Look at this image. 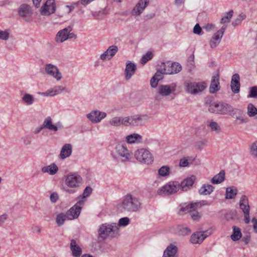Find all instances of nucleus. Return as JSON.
I'll return each instance as SVG.
<instances>
[{
    "label": "nucleus",
    "instance_id": "obj_20",
    "mask_svg": "<svg viewBox=\"0 0 257 257\" xmlns=\"http://www.w3.org/2000/svg\"><path fill=\"white\" fill-rule=\"evenodd\" d=\"M219 77L218 74L212 76L209 87V91L211 93H214L220 89Z\"/></svg>",
    "mask_w": 257,
    "mask_h": 257
},
{
    "label": "nucleus",
    "instance_id": "obj_9",
    "mask_svg": "<svg viewBox=\"0 0 257 257\" xmlns=\"http://www.w3.org/2000/svg\"><path fill=\"white\" fill-rule=\"evenodd\" d=\"M18 13L20 17L22 18L26 22H31V17L33 12L30 5L26 4L21 5L18 9Z\"/></svg>",
    "mask_w": 257,
    "mask_h": 257
},
{
    "label": "nucleus",
    "instance_id": "obj_44",
    "mask_svg": "<svg viewBox=\"0 0 257 257\" xmlns=\"http://www.w3.org/2000/svg\"><path fill=\"white\" fill-rule=\"evenodd\" d=\"M256 114L257 108L252 103H249L247 106L248 115L250 117H252Z\"/></svg>",
    "mask_w": 257,
    "mask_h": 257
},
{
    "label": "nucleus",
    "instance_id": "obj_46",
    "mask_svg": "<svg viewBox=\"0 0 257 257\" xmlns=\"http://www.w3.org/2000/svg\"><path fill=\"white\" fill-rule=\"evenodd\" d=\"M208 126L210 128L212 131L218 132L221 130L220 126L218 124V123L214 121H209L208 124Z\"/></svg>",
    "mask_w": 257,
    "mask_h": 257
},
{
    "label": "nucleus",
    "instance_id": "obj_42",
    "mask_svg": "<svg viewBox=\"0 0 257 257\" xmlns=\"http://www.w3.org/2000/svg\"><path fill=\"white\" fill-rule=\"evenodd\" d=\"M159 175L165 177L168 176L170 174V168L167 166H163L161 167L158 170Z\"/></svg>",
    "mask_w": 257,
    "mask_h": 257
},
{
    "label": "nucleus",
    "instance_id": "obj_28",
    "mask_svg": "<svg viewBox=\"0 0 257 257\" xmlns=\"http://www.w3.org/2000/svg\"><path fill=\"white\" fill-rule=\"evenodd\" d=\"M177 246L171 244L165 250L163 257H177Z\"/></svg>",
    "mask_w": 257,
    "mask_h": 257
},
{
    "label": "nucleus",
    "instance_id": "obj_17",
    "mask_svg": "<svg viewBox=\"0 0 257 257\" xmlns=\"http://www.w3.org/2000/svg\"><path fill=\"white\" fill-rule=\"evenodd\" d=\"M115 150L117 154L122 158V161H126L130 159L131 154L125 146L118 144L115 147Z\"/></svg>",
    "mask_w": 257,
    "mask_h": 257
},
{
    "label": "nucleus",
    "instance_id": "obj_39",
    "mask_svg": "<svg viewBox=\"0 0 257 257\" xmlns=\"http://www.w3.org/2000/svg\"><path fill=\"white\" fill-rule=\"evenodd\" d=\"M67 219V216L66 213H60L56 216V223L58 226H61L64 223Z\"/></svg>",
    "mask_w": 257,
    "mask_h": 257
},
{
    "label": "nucleus",
    "instance_id": "obj_47",
    "mask_svg": "<svg viewBox=\"0 0 257 257\" xmlns=\"http://www.w3.org/2000/svg\"><path fill=\"white\" fill-rule=\"evenodd\" d=\"M118 50V48L116 45H111L109 46L107 49V51L109 54V57L111 58L115 55Z\"/></svg>",
    "mask_w": 257,
    "mask_h": 257
},
{
    "label": "nucleus",
    "instance_id": "obj_33",
    "mask_svg": "<svg viewBox=\"0 0 257 257\" xmlns=\"http://www.w3.org/2000/svg\"><path fill=\"white\" fill-rule=\"evenodd\" d=\"M214 189V187L210 184H204L199 189V193L200 195H210Z\"/></svg>",
    "mask_w": 257,
    "mask_h": 257
},
{
    "label": "nucleus",
    "instance_id": "obj_14",
    "mask_svg": "<svg viewBox=\"0 0 257 257\" xmlns=\"http://www.w3.org/2000/svg\"><path fill=\"white\" fill-rule=\"evenodd\" d=\"M45 71L47 75L52 76L57 80L62 78V74L58 68L53 64H47L45 67Z\"/></svg>",
    "mask_w": 257,
    "mask_h": 257
},
{
    "label": "nucleus",
    "instance_id": "obj_62",
    "mask_svg": "<svg viewBox=\"0 0 257 257\" xmlns=\"http://www.w3.org/2000/svg\"><path fill=\"white\" fill-rule=\"evenodd\" d=\"M159 82V81H158V79L153 76L150 80L151 86L152 87L156 88Z\"/></svg>",
    "mask_w": 257,
    "mask_h": 257
},
{
    "label": "nucleus",
    "instance_id": "obj_61",
    "mask_svg": "<svg viewBox=\"0 0 257 257\" xmlns=\"http://www.w3.org/2000/svg\"><path fill=\"white\" fill-rule=\"evenodd\" d=\"M193 32L194 34L200 35L202 32V29L199 26L198 24H196L194 28H193Z\"/></svg>",
    "mask_w": 257,
    "mask_h": 257
},
{
    "label": "nucleus",
    "instance_id": "obj_19",
    "mask_svg": "<svg viewBox=\"0 0 257 257\" xmlns=\"http://www.w3.org/2000/svg\"><path fill=\"white\" fill-rule=\"evenodd\" d=\"M195 180L196 177L194 175L184 179L181 183H180V188L183 191L188 190L192 186Z\"/></svg>",
    "mask_w": 257,
    "mask_h": 257
},
{
    "label": "nucleus",
    "instance_id": "obj_8",
    "mask_svg": "<svg viewBox=\"0 0 257 257\" xmlns=\"http://www.w3.org/2000/svg\"><path fill=\"white\" fill-rule=\"evenodd\" d=\"M180 188V183L177 181L170 182L158 191L160 195H169L176 193Z\"/></svg>",
    "mask_w": 257,
    "mask_h": 257
},
{
    "label": "nucleus",
    "instance_id": "obj_48",
    "mask_svg": "<svg viewBox=\"0 0 257 257\" xmlns=\"http://www.w3.org/2000/svg\"><path fill=\"white\" fill-rule=\"evenodd\" d=\"M153 57V54L151 52H148L146 55L143 56L141 60V63L142 64H144L147 63V61L151 60Z\"/></svg>",
    "mask_w": 257,
    "mask_h": 257
},
{
    "label": "nucleus",
    "instance_id": "obj_43",
    "mask_svg": "<svg viewBox=\"0 0 257 257\" xmlns=\"http://www.w3.org/2000/svg\"><path fill=\"white\" fill-rule=\"evenodd\" d=\"M110 125L113 126H119L121 125V117L115 116L112 117L109 121Z\"/></svg>",
    "mask_w": 257,
    "mask_h": 257
},
{
    "label": "nucleus",
    "instance_id": "obj_18",
    "mask_svg": "<svg viewBox=\"0 0 257 257\" xmlns=\"http://www.w3.org/2000/svg\"><path fill=\"white\" fill-rule=\"evenodd\" d=\"M147 116L146 115L137 114L131 116V125L139 126L143 125L145 121L147 120Z\"/></svg>",
    "mask_w": 257,
    "mask_h": 257
},
{
    "label": "nucleus",
    "instance_id": "obj_38",
    "mask_svg": "<svg viewBox=\"0 0 257 257\" xmlns=\"http://www.w3.org/2000/svg\"><path fill=\"white\" fill-rule=\"evenodd\" d=\"M233 233L231 235V238L233 241L238 240L242 236L240 229L239 227L235 226L232 227Z\"/></svg>",
    "mask_w": 257,
    "mask_h": 257
},
{
    "label": "nucleus",
    "instance_id": "obj_63",
    "mask_svg": "<svg viewBox=\"0 0 257 257\" xmlns=\"http://www.w3.org/2000/svg\"><path fill=\"white\" fill-rule=\"evenodd\" d=\"M164 74L161 71H159L157 70V72L154 76L157 79H158V81H160L163 78Z\"/></svg>",
    "mask_w": 257,
    "mask_h": 257
},
{
    "label": "nucleus",
    "instance_id": "obj_31",
    "mask_svg": "<svg viewBox=\"0 0 257 257\" xmlns=\"http://www.w3.org/2000/svg\"><path fill=\"white\" fill-rule=\"evenodd\" d=\"M168 68L169 69V71H168L169 74H173L179 73L182 69L181 65L177 62L174 63H167Z\"/></svg>",
    "mask_w": 257,
    "mask_h": 257
},
{
    "label": "nucleus",
    "instance_id": "obj_6",
    "mask_svg": "<svg viewBox=\"0 0 257 257\" xmlns=\"http://www.w3.org/2000/svg\"><path fill=\"white\" fill-rule=\"evenodd\" d=\"M72 31V28L71 26L60 30L56 35L55 41L57 43H61L68 39H76L77 36L75 33L71 32Z\"/></svg>",
    "mask_w": 257,
    "mask_h": 257
},
{
    "label": "nucleus",
    "instance_id": "obj_41",
    "mask_svg": "<svg viewBox=\"0 0 257 257\" xmlns=\"http://www.w3.org/2000/svg\"><path fill=\"white\" fill-rule=\"evenodd\" d=\"M233 11L232 10H230L228 13H226L225 16H224L221 19L220 23L222 24H225L226 23H229L233 16Z\"/></svg>",
    "mask_w": 257,
    "mask_h": 257
},
{
    "label": "nucleus",
    "instance_id": "obj_24",
    "mask_svg": "<svg viewBox=\"0 0 257 257\" xmlns=\"http://www.w3.org/2000/svg\"><path fill=\"white\" fill-rule=\"evenodd\" d=\"M239 75L238 74H235L232 77L231 81V88L232 92L234 93H237L239 91Z\"/></svg>",
    "mask_w": 257,
    "mask_h": 257
},
{
    "label": "nucleus",
    "instance_id": "obj_35",
    "mask_svg": "<svg viewBox=\"0 0 257 257\" xmlns=\"http://www.w3.org/2000/svg\"><path fill=\"white\" fill-rule=\"evenodd\" d=\"M22 101L26 105H32L35 101V98L33 95L25 93L22 97Z\"/></svg>",
    "mask_w": 257,
    "mask_h": 257
},
{
    "label": "nucleus",
    "instance_id": "obj_2",
    "mask_svg": "<svg viewBox=\"0 0 257 257\" xmlns=\"http://www.w3.org/2000/svg\"><path fill=\"white\" fill-rule=\"evenodd\" d=\"M206 103L208 105V110L212 113L220 115H228L231 108V105L222 101L210 102Z\"/></svg>",
    "mask_w": 257,
    "mask_h": 257
},
{
    "label": "nucleus",
    "instance_id": "obj_54",
    "mask_svg": "<svg viewBox=\"0 0 257 257\" xmlns=\"http://www.w3.org/2000/svg\"><path fill=\"white\" fill-rule=\"evenodd\" d=\"M131 116L124 117H121V124L124 126L131 125Z\"/></svg>",
    "mask_w": 257,
    "mask_h": 257
},
{
    "label": "nucleus",
    "instance_id": "obj_3",
    "mask_svg": "<svg viewBox=\"0 0 257 257\" xmlns=\"http://www.w3.org/2000/svg\"><path fill=\"white\" fill-rule=\"evenodd\" d=\"M210 202L207 200H202L196 202H192L184 207H182L181 211L189 213L190 216L194 220H197L201 217L200 214L197 211V209L203 206L209 205Z\"/></svg>",
    "mask_w": 257,
    "mask_h": 257
},
{
    "label": "nucleus",
    "instance_id": "obj_58",
    "mask_svg": "<svg viewBox=\"0 0 257 257\" xmlns=\"http://www.w3.org/2000/svg\"><path fill=\"white\" fill-rule=\"evenodd\" d=\"M249 95L250 97H257V86H253L251 88Z\"/></svg>",
    "mask_w": 257,
    "mask_h": 257
},
{
    "label": "nucleus",
    "instance_id": "obj_13",
    "mask_svg": "<svg viewBox=\"0 0 257 257\" xmlns=\"http://www.w3.org/2000/svg\"><path fill=\"white\" fill-rule=\"evenodd\" d=\"M78 204L80 205L83 204V201L81 200H78L75 205L66 212V214L67 216V219L72 220L78 217L81 210V207L78 205Z\"/></svg>",
    "mask_w": 257,
    "mask_h": 257
},
{
    "label": "nucleus",
    "instance_id": "obj_11",
    "mask_svg": "<svg viewBox=\"0 0 257 257\" xmlns=\"http://www.w3.org/2000/svg\"><path fill=\"white\" fill-rule=\"evenodd\" d=\"M81 177L76 174H70L66 176L65 184L70 188L79 187L82 184Z\"/></svg>",
    "mask_w": 257,
    "mask_h": 257
},
{
    "label": "nucleus",
    "instance_id": "obj_59",
    "mask_svg": "<svg viewBox=\"0 0 257 257\" xmlns=\"http://www.w3.org/2000/svg\"><path fill=\"white\" fill-rule=\"evenodd\" d=\"M100 58L103 61L106 60H109L111 59V58L109 57V54L107 50L100 55Z\"/></svg>",
    "mask_w": 257,
    "mask_h": 257
},
{
    "label": "nucleus",
    "instance_id": "obj_16",
    "mask_svg": "<svg viewBox=\"0 0 257 257\" xmlns=\"http://www.w3.org/2000/svg\"><path fill=\"white\" fill-rule=\"evenodd\" d=\"M150 0H140L132 10V14L135 16H139L149 5Z\"/></svg>",
    "mask_w": 257,
    "mask_h": 257
},
{
    "label": "nucleus",
    "instance_id": "obj_49",
    "mask_svg": "<svg viewBox=\"0 0 257 257\" xmlns=\"http://www.w3.org/2000/svg\"><path fill=\"white\" fill-rule=\"evenodd\" d=\"M250 154L254 157H257V141L251 144L250 146Z\"/></svg>",
    "mask_w": 257,
    "mask_h": 257
},
{
    "label": "nucleus",
    "instance_id": "obj_22",
    "mask_svg": "<svg viewBox=\"0 0 257 257\" xmlns=\"http://www.w3.org/2000/svg\"><path fill=\"white\" fill-rule=\"evenodd\" d=\"M137 70L136 64L132 62H129L126 65L124 70L125 78L126 80H129L135 74Z\"/></svg>",
    "mask_w": 257,
    "mask_h": 257
},
{
    "label": "nucleus",
    "instance_id": "obj_56",
    "mask_svg": "<svg viewBox=\"0 0 257 257\" xmlns=\"http://www.w3.org/2000/svg\"><path fill=\"white\" fill-rule=\"evenodd\" d=\"M10 34L7 30H0V39L3 40H7L9 38Z\"/></svg>",
    "mask_w": 257,
    "mask_h": 257
},
{
    "label": "nucleus",
    "instance_id": "obj_64",
    "mask_svg": "<svg viewBox=\"0 0 257 257\" xmlns=\"http://www.w3.org/2000/svg\"><path fill=\"white\" fill-rule=\"evenodd\" d=\"M22 140L24 144L26 146L29 145L31 143V138L30 137L27 136L22 138Z\"/></svg>",
    "mask_w": 257,
    "mask_h": 257
},
{
    "label": "nucleus",
    "instance_id": "obj_37",
    "mask_svg": "<svg viewBox=\"0 0 257 257\" xmlns=\"http://www.w3.org/2000/svg\"><path fill=\"white\" fill-rule=\"evenodd\" d=\"M237 193V190L235 187H227L226 190L225 198L227 199H232L235 197Z\"/></svg>",
    "mask_w": 257,
    "mask_h": 257
},
{
    "label": "nucleus",
    "instance_id": "obj_36",
    "mask_svg": "<svg viewBox=\"0 0 257 257\" xmlns=\"http://www.w3.org/2000/svg\"><path fill=\"white\" fill-rule=\"evenodd\" d=\"M222 37L217 33H215L209 41V45L211 48H216L220 43Z\"/></svg>",
    "mask_w": 257,
    "mask_h": 257
},
{
    "label": "nucleus",
    "instance_id": "obj_40",
    "mask_svg": "<svg viewBox=\"0 0 257 257\" xmlns=\"http://www.w3.org/2000/svg\"><path fill=\"white\" fill-rule=\"evenodd\" d=\"M243 112L242 110L234 108L231 105V108L229 110V114L228 115H230L231 117L235 118L236 119V117H238L241 115H243Z\"/></svg>",
    "mask_w": 257,
    "mask_h": 257
},
{
    "label": "nucleus",
    "instance_id": "obj_1",
    "mask_svg": "<svg viewBox=\"0 0 257 257\" xmlns=\"http://www.w3.org/2000/svg\"><path fill=\"white\" fill-rule=\"evenodd\" d=\"M120 206L123 211L130 213L139 212L142 208L141 199L130 193L123 197Z\"/></svg>",
    "mask_w": 257,
    "mask_h": 257
},
{
    "label": "nucleus",
    "instance_id": "obj_50",
    "mask_svg": "<svg viewBox=\"0 0 257 257\" xmlns=\"http://www.w3.org/2000/svg\"><path fill=\"white\" fill-rule=\"evenodd\" d=\"M92 190V189L90 187H89V186L86 187L85 188L82 195L80 196L79 197L81 198V199H83V198H85L89 196L90 195V194L91 193Z\"/></svg>",
    "mask_w": 257,
    "mask_h": 257
},
{
    "label": "nucleus",
    "instance_id": "obj_29",
    "mask_svg": "<svg viewBox=\"0 0 257 257\" xmlns=\"http://www.w3.org/2000/svg\"><path fill=\"white\" fill-rule=\"evenodd\" d=\"M239 207L244 214L249 213L250 207L248 204V200L246 196L242 195L239 201Z\"/></svg>",
    "mask_w": 257,
    "mask_h": 257
},
{
    "label": "nucleus",
    "instance_id": "obj_25",
    "mask_svg": "<svg viewBox=\"0 0 257 257\" xmlns=\"http://www.w3.org/2000/svg\"><path fill=\"white\" fill-rule=\"evenodd\" d=\"M65 89V87L62 86H57L55 87L49 89L45 92L39 93L43 96H53L55 95L61 93Z\"/></svg>",
    "mask_w": 257,
    "mask_h": 257
},
{
    "label": "nucleus",
    "instance_id": "obj_23",
    "mask_svg": "<svg viewBox=\"0 0 257 257\" xmlns=\"http://www.w3.org/2000/svg\"><path fill=\"white\" fill-rule=\"evenodd\" d=\"M206 237L205 232H197L191 235L190 241L193 244L201 243Z\"/></svg>",
    "mask_w": 257,
    "mask_h": 257
},
{
    "label": "nucleus",
    "instance_id": "obj_7",
    "mask_svg": "<svg viewBox=\"0 0 257 257\" xmlns=\"http://www.w3.org/2000/svg\"><path fill=\"white\" fill-rule=\"evenodd\" d=\"M135 158L141 163L150 164L153 161L152 154L147 149H141L138 150L135 153Z\"/></svg>",
    "mask_w": 257,
    "mask_h": 257
},
{
    "label": "nucleus",
    "instance_id": "obj_60",
    "mask_svg": "<svg viewBox=\"0 0 257 257\" xmlns=\"http://www.w3.org/2000/svg\"><path fill=\"white\" fill-rule=\"evenodd\" d=\"M189 164L188 160L187 158H183L180 161L179 165L182 167H187Z\"/></svg>",
    "mask_w": 257,
    "mask_h": 257
},
{
    "label": "nucleus",
    "instance_id": "obj_32",
    "mask_svg": "<svg viewBox=\"0 0 257 257\" xmlns=\"http://www.w3.org/2000/svg\"><path fill=\"white\" fill-rule=\"evenodd\" d=\"M41 171L43 173H47L51 175H54L58 172V168L55 163H52L49 166L42 167Z\"/></svg>",
    "mask_w": 257,
    "mask_h": 257
},
{
    "label": "nucleus",
    "instance_id": "obj_45",
    "mask_svg": "<svg viewBox=\"0 0 257 257\" xmlns=\"http://www.w3.org/2000/svg\"><path fill=\"white\" fill-rule=\"evenodd\" d=\"M246 18V15L244 14H240L237 17V18L235 19L232 23V25L233 27H236L239 24H241V22L242 20H244Z\"/></svg>",
    "mask_w": 257,
    "mask_h": 257
},
{
    "label": "nucleus",
    "instance_id": "obj_52",
    "mask_svg": "<svg viewBox=\"0 0 257 257\" xmlns=\"http://www.w3.org/2000/svg\"><path fill=\"white\" fill-rule=\"evenodd\" d=\"M207 141L205 140L197 142L195 143V147L196 149L201 151L203 149L204 146L207 144Z\"/></svg>",
    "mask_w": 257,
    "mask_h": 257
},
{
    "label": "nucleus",
    "instance_id": "obj_5",
    "mask_svg": "<svg viewBox=\"0 0 257 257\" xmlns=\"http://www.w3.org/2000/svg\"><path fill=\"white\" fill-rule=\"evenodd\" d=\"M118 229L115 225L103 224L98 229L99 237L102 240L105 239L108 236L113 237L117 233Z\"/></svg>",
    "mask_w": 257,
    "mask_h": 257
},
{
    "label": "nucleus",
    "instance_id": "obj_57",
    "mask_svg": "<svg viewBox=\"0 0 257 257\" xmlns=\"http://www.w3.org/2000/svg\"><path fill=\"white\" fill-rule=\"evenodd\" d=\"M191 232V230L187 227H182L179 230V234L182 235H186Z\"/></svg>",
    "mask_w": 257,
    "mask_h": 257
},
{
    "label": "nucleus",
    "instance_id": "obj_4",
    "mask_svg": "<svg viewBox=\"0 0 257 257\" xmlns=\"http://www.w3.org/2000/svg\"><path fill=\"white\" fill-rule=\"evenodd\" d=\"M206 86V84L204 82H197L191 80H187L184 82L186 92L193 95L202 92Z\"/></svg>",
    "mask_w": 257,
    "mask_h": 257
},
{
    "label": "nucleus",
    "instance_id": "obj_27",
    "mask_svg": "<svg viewBox=\"0 0 257 257\" xmlns=\"http://www.w3.org/2000/svg\"><path fill=\"white\" fill-rule=\"evenodd\" d=\"M70 247L72 251L73 256L75 257H79L81 255L82 253V249L76 243L75 240L72 239L71 240Z\"/></svg>",
    "mask_w": 257,
    "mask_h": 257
},
{
    "label": "nucleus",
    "instance_id": "obj_34",
    "mask_svg": "<svg viewBox=\"0 0 257 257\" xmlns=\"http://www.w3.org/2000/svg\"><path fill=\"white\" fill-rule=\"evenodd\" d=\"M225 172L221 170L217 175H215L211 179V182L213 184H218L222 183L225 179Z\"/></svg>",
    "mask_w": 257,
    "mask_h": 257
},
{
    "label": "nucleus",
    "instance_id": "obj_26",
    "mask_svg": "<svg viewBox=\"0 0 257 257\" xmlns=\"http://www.w3.org/2000/svg\"><path fill=\"white\" fill-rule=\"evenodd\" d=\"M125 141L128 144L141 143L143 142V137L138 134L134 133L126 136Z\"/></svg>",
    "mask_w": 257,
    "mask_h": 257
},
{
    "label": "nucleus",
    "instance_id": "obj_51",
    "mask_svg": "<svg viewBox=\"0 0 257 257\" xmlns=\"http://www.w3.org/2000/svg\"><path fill=\"white\" fill-rule=\"evenodd\" d=\"M130 219L127 217H124L119 219L118 225L119 226H125L128 224Z\"/></svg>",
    "mask_w": 257,
    "mask_h": 257
},
{
    "label": "nucleus",
    "instance_id": "obj_53",
    "mask_svg": "<svg viewBox=\"0 0 257 257\" xmlns=\"http://www.w3.org/2000/svg\"><path fill=\"white\" fill-rule=\"evenodd\" d=\"M158 70L161 71V72L165 74H169V73H167L168 71H169V69L168 68V64H167L166 65L164 62L161 63L160 68Z\"/></svg>",
    "mask_w": 257,
    "mask_h": 257
},
{
    "label": "nucleus",
    "instance_id": "obj_15",
    "mask_svg": "<svg viewBox=\"0 0 257 257\" xmlns=\"http://www.w3.org/2000/svg\"><path fill=\"white\" fill-rule=\"evenodd\" d=\"M106 116L105 112H101L99 110H93L86 115L87 118L93 123L99 122L103 118Z\"/></svg>",
    "mask_w": 257,
    "mask_h": 257
},
{
    "label": "nucleus",
    "instance_id": "obj_10",
    "mask_svg": "<svg viewBox=\"0 0 257 257\" xmlns=\"http://www.w3.org/2000/svg\"><path fill=\"white\" fill-rule=\"evenodd\" d=\"M56 10L55 0H47L41 7L40 13L42 16H49Z\"/></svg>",
    "mask_w": 257,
    "mask_h": 257
},
{
    "label": "nucleus",
    "instance_id": "obj_21",
    "mask_svg": "<svg viewBox=\"0 0 257 257\" xmlns=\"http://www.w3.org/2000/svg\"><path fill=\"white\" fill-rule=\"evenodd\" d=\"M72 152V146L70 144H66L61 148L60 158L64 160L71 156Z\"/></svg>",
    "mask_w": 257,
    "mask_h": 257
},
{
    "label": "nucleus",
    "instance_id": "obj_55",
    "mask_svg": "<svg viewBox=\"0 0 257 257\" xmlns=\"http://www.w3.org/2000/svg\"><path fill=\"white\" fill-rule=\"evenodd\" d=\"M235 121L237 123V124H240L243 123H247L248 122V118H244L243 115H241L238 116V117H236V119H235Z\"/></svg>",
    "mask_w": 257,
    "mask_h": 257
},
{
    "label": "nucleus",
    "instance_id": "obj_12",
    "mask_svg": "<svg viewBox=\"0 0 257 257\" xmlns=\"http://www.w3.org/2000/svg\"><path fill=\"white\" fill-rule=\"evenodd\" d=\"M176 85L172 83L170 85L160 84L158 87V93L162 96H168L176 91Z\"/></svg>",
    "mask_w": 257,
    "mask_h": 257
},
{
    "label": "nucleus",
    "instance_id": "obj_30",
    "mask_svg": "<svg viewBox=\"0 0 257 257\" xmlns=\"http://www.w3.org/2000/svg\"><path fill=\"white\" fill-rule=\"evenodd\" d=\"M42 124L44 128L48 129L51 131L56 132L58 130V127L53 124L52 118L50 116L47 117L44 119Z\"/></svg>",
    "mask_w": 257,
    "mask_h": 257
}]
</instances>
